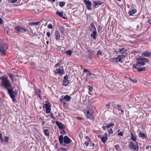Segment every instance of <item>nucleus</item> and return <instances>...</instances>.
Returning <instances> with one entry per match:
<instances>
[{"label":"nucleus","mask_w":151,"mask_h":151,"mask_svg":"<svg viewBox=\"0 0 151 151\" xmlns=\"http://www.w3.org/2000/svg\"><path fill=\"white\" fill-rule=\"evenodd\" d=\"M65 3L64 2L61 1L60 2L59 5L60 7H63L65 5Z\"/></svg>","instance_id":"obj_35"},{"label":"nucleus","mask_w":151,"mask_h":151,"mask_svg":"<svg viewBox=\"0 0 151 151\" xmlns=\"http://www.w3.org/2000/svg\"><path fill=\"white\" fill-rule=\"evenodd\" d=\"M43 132L46 135L47 137L49 136L50 133L48 129H44Z\"/></svg>","instance_id":"obj_22"},{"label":"nucleus","mask_w":151,"mask_h":151,"mask_svg":"<svg viewBox=\"0 0 151 151\" xmlns=\"http://www.w3.org/2000/svg\"><path fill=\"white\" fill-rule=\"evenodd\" d=\"M64 71L63 70L60 69V68L56 69L55 71V74H59L60 75L63 74L64 73Z\"/></svg>","instance_id":"obj_12"},{"label":"nucleus","mask_w":151,"mask_h":151,"mask_svg":"<svg viewBox=\"0 0 151 151\" xmlns=\"http://www.w3.org/2000/svg\"><path fill=\"white\" fill-rule=\"evenodd\" d=\"M92 73L89 71L87 73L86 75L88 76H91L92 75Z\"/></svg>","instance_id":"obj_41"},{"label":"nucleus","mask_w":151,"mask_h":151,"mask_svg":"<svg viewBox=\"0 0 151 151\" xmlns=\"http://www.w3.org/2000/svg\"><path fill=\"white\" fill-rule=\"evenodd\" d=\"M35 94L37 95L40 94V93H41V91L40 89H36L35 90Z\"/></svg>","instance_id":"obj_32"},{"label":"nucleus","mask_w":151,"mask_h":151,"mask_svg":"<svg viewBox=\"0 0 151 151\" xmlns=\"http://www.w3.org/2000/svg\"><path fill=\"white\" fill-rule=\"evenodd\" d=\"M144 62L145 63H148L149 61V60L148 59L145 58H142Z\"/></svg>","instance_id":"obj_34"},{"label":"nucleus","mask_w":151,"mask_h":151,"mask_svg":"<svg viewBox=\"0 0 151 151\" xmlns=\"http://www.w3.org/2000/svg\"><path fill=\"white\" fill-rule=\"evenodd\" d=\"M148 23L151 24V19L149 21Z\"/></svg>","instance_id":"obj_59"},{"label":"nucleus","mask_w":151,"mask_h":151,"mask_svg":"<svg viewBox=\"0 0 151 151\" xmlns=\"http://www.w3.org/2000/svg\"><path fill=\"white\" fill-rule=\"evenodd\" d=\"M135 144L136 145L133 144H131L129 146V147L131 149L134 150V151H138L139 149V146L138 145V142H136Z\"/></svg>","instance_id":"obj_6"},{"label":"nucleus","mask_w":151,"mask_h":151,"mask_svg":"<svg viewBox=\"0 0 151 151\" xmlns=\"http://www.w3.org/2000/svg\"><path fill=\"white\" fill-rule=\"evenodd\" d=\"M88 71L89 70H88L86 69H84L83 70V72L85 73H87L88 72Z\"/></svg>","instance_id":"obj_51"},{"label":"nucleus","mask_w":151,"mask_h":151,"mask_svg":"<svg viewBox=\"0 0 151 151\" xmlns=\"http://www.w3.org/2000/svg\"><path fill=\"white\" fill-rule=\"evenodd\" d=\"M93 90V88L90 86L89 88V90L90 91H92Z\"/></svg>","instance_id":"obj_57"},{"label":"nucleus","mask_w":151,"mask_h":151,"mask_svg":"<svg viewBox=\"0 0 151 151\" xmlns=\"http://www.w3.org/2000/svg\"><path fill=\"white\" fill-rule=\"evenodd\" d=\"M110 103H109L108 104L106 105V106L107 107V110H108L109 109V106L110 105Z\"/></svg>","instance_id":"obj_50"},{"label":"nucleus","mask_w":151,"mask_h":151,"mask_svg":"<svg viewBox=\"0 0 151 151\" xmlns=\"http://www.w3.org/2000/svg\"><path fill=\"white\" fill-rule=\"evenodd\" d=\"M61 150L63 151H67V150L66 149L64 148H61Z\"/></svg>","instance_id":"obj_49"},{"label":"nucleus","mask_w":151,"mask_h":151,"mask_svg":"<svg viewBox=\"0 0 151 151\" xmlns=\"http://www.w3.org/2000/svg\"><path fill=\"white\" fill-rule=\"evenodd\" d=\"M45 106L46 109V113L47 114H48L50 113L51 110L50 106L48 104H46Z\"/></svg>","instance_id":"obj_14"},{"label":"nucleus","mask_w":151,"mask_h":151,"mask_svg":"<svg viewBox=\"0 0 151 151\" xmlns=\"http://www.w3.org/2000/svg\"><path fill=\"white\" fill-rule=\"evenodd\" d=\"M115 125V124L114 123H111L109 124L106 126V127L107 128H109V127L114 126Z\"/></svg>","instance_id":"obj_33"},{"label":"nucleus","mask_w":151,"mask_h":151,"mask_svg":"<svg viewBox=\"0 0 151 151\" xmlns=\"http://www.w3.org/2000/svg\"><path fill=\"white\" fill-rule=\"evenodd\" d=\"M50 116L51 117V118L53 119H54V115H53V113H51V114H50Z\"/></svg>","instance_id":"obj_53"},{"label":"nucleus","mask_w":151,"mask_h":151,"mask_svg":"<svg viewBox=\"0 0 151 151\" xmlns=\"http://www.w3.org/2000/svg\"><path fill=\"white\" fill-rule=\"evenodd\" d=\"M96 35L97 32L96 31V29H95V30L93 31L92 34L91 35V37H93L94 39L95 40L96 38Z\"/></svg>","instance_id":"obj_19"},{"label":"nucleus","mask_w":151,"mask_h":151,"mask_svg":"<svg viewBox=\"0 0 151 151\" xmlns=\"http://www.w3.org/2000/svg\"><path fill=\"white\" fill-rule=\"evenodd\" d=\"M124 50V48H122L119 50V52H122Z\"/></svg>","instance_id":"obj_47"},{"label":"nucleus","mask_w":151,"mask_h":151,"mask_svg":"<svg viewBox=\"0 0 151 151\" xmlns=\"http://www.w3.org/2000/svg\"><path fill=\"white\" fill-rule=\"evenodd\" d=\"M119 147L118 145H116L114 146V148L116 150H118L119 149Z\"/></svg>","instance_id":"obj_39"},{"label":"nucleus","mask_w":151,"mask_h":151,"mask_svg":"<svg viewBox=\"0 0 151 151\" xmlns=\"http://www.w3.org/2000/svg\"><path fill=\"white\" fill-rule=\"evenodd\" d=\"M59 142L60 144H62L64 141V138L62 135H60L59 137Z\"/></svg>","instance_id":"obj_20"},{"label":"nucleus","mask_w":151,"mask_h":151,"mask_svg":"<svg viewBox=\"0 0 151 151\" xmlns=\"http://www.w3.org/2000/svg\"><path fill=\"white\" fill-rule=\"evenodd\" d=\"M133 68L137 69L140 72L145 71L146 70V69L145 67H143L140 68H138V67H137V65H133Z\"/></svg>","instance_id":"obj_11"},{"label":"nucleus","mask_w":151,"mask_h":151,"mask_svg":"<svg viewBox=\"0 0 151 151\" xmlns=\"http://www.w3.org/2000/svg\"><path fill=\"white\" fill-rule=\"evenodd\" d=\"M64 80L63 81V85L65 86H67L68 84V77L67 76H65L64 78Z\"/></svg>","instance_id":"obj_15"},{"label":"nucleus","mask_w":151,"mask_h":151,"mask_svg":"<svg viewBox=\"0 0 151 151\" xmlns=\"http://www.w3.org/2000/svg\"><path fill=\"white\" fill-rule=\"evenodd\" d=\"M86 51L88 52H89L90 53H92L93 51L91 50L90 49L88 48L86 49Z\"/></svg>","instance_id":"obj_36"},{"label":"nucleus","mask_w":151,"mask_h":151,"mask_svg":"<svg viewBox=\"0 0 151 151\" xmlns=\"http://www.w3.org/2000/svg\"><path fill=\"white\" fill-rule=\"evenodd\" d=\"M3 22L1 18H0V24H1Z\"/></svg>","instance_id":"obj_56"},{"label":"nucleus","mask_w":151,"mask_h":151,"mask_svg":"<svg viewBox=\"0 0 151 151\" xmlns=\"http://www.w3.org/2000/svg\"><path fill=\"white\" fill-rule=\"evenodd\" d=\"M7 90L10 97L12 99L13 102H15L16 99L15 96L17 95V91L16 90L13 91L12 89H8Z\"/></svg>","instance_id":"obj_1"},{"label":"nucleus","mask_w":151,"mask_h":151,"mask_svg":"<svg viewBox=\"0 0 151 151\" xmlns=\"http://www.w3.org/2000/svg\"><path fill=\"white\" fill-rule=\"evenodd\" d=\"M64 143L68 144L70 143L72 141L68 137L65 136L64 138Z\"/></svg>","instance_id":"obj_9"},{"label":"nucleus","mask_w":151,"mask_h":151,"mask_svg":"<svg viewBox=\"0 0 151 151\" xmlns=\"http://www.w3.org/2000/svg\"><path fill=\"white\" fill-rule=\"evenodd\" d=\"M55 35L56 40L58 39L60 37V33L58 31H56L55 33Z\"/></svg>","instance_id":"obj_23"},{"label":"nucleus","mask_w":151,"mask_h":151,"mask_svg":"<svg viewBox=\"0 0 151 151\" xmlns=\"http://www.w3.org/2000/svg\"><path fill=\"white\" fill-rule=\"evenodd\" d=\"M63 99H60V101L62 103H63Z\"/></svg>","instance_id":"obj_61"},{"label":"nucleus","mask_w":151,"mask_h":151,"mask_svg":"<svg viewBox=\"0 0 151 151\" xmlns=\"http://www.w3.org/2000/svg\"><path fill=\"white\" fill-rule=\"evenodd\" d=\"M55 123L60 129H63L64 128L63 125L59 122L57 121H56Z\"/></svg>","instance_id":"obj_13"},{"label":"nucleus","mask_w":151,"mask_h":151,"mask_svg":"<svg viewBox=\"0 0 151 151\" xmlns=\"http://www.w3.org/2000/svg\"><path fill=\"white\" fill-rule=\"evenodd\" d=\"M107 133H105L104 135V136L101 138V140L104 143L106 142L107 139Z\"/></svg>","instance_id":"obj_17"},{"label":"nucleus","mask_w":151,"mask_h":151,"mask_svg":"<svg viewBox=\"0 0 151 151\" xmlns=\"http://www.w3.org/2000/svg\"><path fill=\"white\" fill-rule=\"evenodd\" d=\"M131 138L135 142H136V138L135 137H134L133 134L132 133H131Z\"/></svg>","instance_id":"obj_30"},{"label":"nucleus","mask_w":151,"mask_h":151,"mask_svg":"<svg viewBox=\"0 0 151 151\" xmlns=\"http://www.w3.org/2000/svg\"><path fill=\"white\" fill-rule=\"evenodd\" d=\"M118 136H122L123 135V133L122 132H120L119 133H118Z\"/></svg>","instance_id":"obj_43"},{"label":"nucleus","mask_w":151,"mask_h":151,"mask_svg":"<svg viewBox=\"0 0 151 151\" xmlns=\"http://www.w3.org/2000/svg\"><path fill=\"white\" fill-rule=\"evenodd\" d=\"M71 99V98L70 96L67 95L64 97L63 99L66 100L67 101H70Z\"/></svg>","instance_id":"obj_25"},{"label":"nucleus","mask_w":151,"mask_h":151,"mask_svg":"<svg viewBox=\"0 0 151 151\" xmlns=\"http://www.w3.org/2000/svg\"><path fill=\"white\" fill-rule=\"evenodd\" d=\"M2 80V86H4L5 88L8 90L9 89V88L11 86L10 82L6 78H4L1 79Z\"/></svg>","instance_id":"obj_2"},{"label":"nucleus","mask_w":151,"mask_h":151,"mask_svg":"<svg viewBox=\"0 0 151 151\" xmlns=\"http://www.w3.org/2000/svg\"><path fill=\"white\" fill-rule=\"evenodd\" d=\"M59 64L58 63H57V64H56L55 65V66H59Z\"/></svg>","instance_id":"obj_60"},{"label":"nucleus","mask_w":151,"mask_h":151,"mask_svg":"<svg viewBox=\"0 0 151 151\" xmlns=\"http://www.w3.org/2000/svg\"><path fill=\"white\" fill-rule=\"evenodd\" d=\"M0 48H2L5 50H7V46L6 44H4L1 46Z\"/></svg>","instance_id":"obj_26"},{"label":"nucleus","mask_w":151,"mask_h":151,"mask_svg":"<svg viewBox=\"0 0 151 151\" xmlns=\"http://www.w3.org/2000/svg\"><path fill=\"white\" fill-rule=\"evenodd\" d=\"M47 27L51 29V28H52V25L51 24H48V25Z\"/></svg>","instance_id":"obj_45"},{"label":"nucleus","mask_w":151,"mask_h":151,"mask_svg":"<svg viewBox=\"0 0 151 151\" xmlns=\"http://www.w3.org/2000/svg\"><path fill=\"white\" fill-rule=\"evenodd\" d=\"M6 50H5L4 49H3L2 48L0 49V52L3 55H6L5 52L6 51Z\"/></svg>","instance_id":"obj_28"},{"label":"nucleus","mask_w":151,"mask_h":151,"mask_svg":"<svg viewBox=\"0 0 151 151\" xmlns=\"http://www.w3.org/2000/svg\"><path fill=\"white\" fill-rule=\"evenodd\" d=\"M46 43H47V44H49V41H47L46 42Z\"/></svg>","instance_id":"obj_63"},{"label":"nucleus","mask_w":151,"mask_h":151,"mask_svg":"<svg viewBox=\"0 0 151 151\" xmlns=\"http://www.w3.org/2000/svg\"><path fill=\"white\" fill-rule=\"evenodd\" d=\"M40 22H33L32 23V24L35 25H38L39 23H40Z\"/></svg>","instance_id":"obj_37"},{"label":"nucleus","mask_w":151,"mask_h":151,"mask_svg":"<svg viewBox=\"0 0 151 151\" xmlns=\"http://www.w3.org/2000/svg\"><path fill=\"white\" fill-rule=\"evenodd\" d=\"M120 130L119 129V130H118V133H119L120 132Z\"/></svg>","instance_id":"obj_64"},{"label":"nucleus","mask_w":151,"mask_h":151,"mask_svg":"<svg viewBox=\"0 0 151 151\" xmlns=\"http://www.w3.org/2000/svg\"><path fill=\"white\" fill-rule=\"evenodd\" d=\"M47 35L48 37H49L50 36V32H48L47 33Z\"/></svg>","instance_id":"obj_46"},{"label":"nucleus","mask_w":151,"mask_h":151,"mask_svg":"<svg viewBox=\"0 0 151 151\" xmlns=\"http://www.w3.org/2000/svg\"><path fill=\"white\" fill-rule=\"evenodd\" d=\"M137 63L135 65H137V67H138V65H145V63L143 61L142 58L139 57L137 59Z\"/></svg>","instance_id":"obj_7"},{"label":"nucleus","mask_w":151,"mask_h":151,"mask_svg":"<svg viewBox=\"0 0 151 151\" xmlns=\"http://www.w3.org/2000/svg\"><path fill=\"white\" fill-rule=\"evenodd\" d=\"M102 128L104 129V130H106V127L105 126H103L102 127Z\"/></svg>","instance_id":"obj_55"},{"label":"nucleus","mask_w":151,"mask_h":151,"mask_svg":"<svg viewBox=\"0 0 151 151\" xmlns=\"http://www.w3.org/2000/svg\"><path fill=\"white\" fill-rule=\"evenodd\" d=\"M72 52L73 51L71 50H69L66 51L65 52L66 54H67L69 56H70L72 55Z\"/></svg>","instance_id":"obj_29"},{"label":"nucleus","mask_w":151,"mask_h":151,"mask_svg":"<svg viewBox=\"0 0 151 151\" xmlns=\"http://www.w3.org/2000/svg\"><path fill=\"white\" fill-rule=\"evenodd\" d=\"M56 14L57 15L64 19H67V17L63 15V12L58 11L56 12Z\"/></svg>","instance_id":"obj_10"},{"label":"nucleus","mask_w":151,"mask_h":151,"mask_svg":"<svg viewBox=\"0 0 151 151\" xmlns=\"http://www.w3.org/2000/svg\"><path fill=\"white\" fill-rule=\"evenodd\" d=\"M97 55H102V52L101 51L99 50L98 51L97 54Z\"/></svg>","instance_id":"obj_40"},{"label":"nucleus","mask_w":151,"mask_h":151,"mask_svg":"<svg viewBox=\"0 0 151 151\" xmlns=\"http://www.w3.org/2000/svg\"><path fill=\"white\" fill-rule=\"evenodd\" d=\"M136 12V10L135 9H133L130 11L128 13L129 15L132 16L133 14H135Z\"/></svg>","instance_id":"obj_24"},{"label":"nucleus","mask_w":151,"mask_h":151,"mask_svg":"<svg viewBox=\"0 0 151 151\" xmlns=\"http://www.w3.org/2000/svg\"><path fill=\"white\" fill-rule=\"evenodd\" d=\"M0 140L2 141V142H3V138L2 136V134L0 133Z\"/></svg>","instance_id":"obj_44"},{"label":"nucleus","mask_w":151,"mask_h":151,"mask_svg":"<svg viewBox=\"0 0 151 151\" xmlns=\"http://www.w3.org/2000/svg\"><path fill=\"white\" fill-rule=\"evenodd\" d=\"M76 118L80 120H81L82 119V117H76Z\"/></svg>","instance_id":"obj_52"},{"label":"nucleus","mask_w":151,"mask_h":151,"mask_svg":"<svg viewBox=\"0 0 151 151\" xmlns=\"http://www.w3.org/2000/svg\"><path fill=\"white\" fill-rule=\"evenodd\" d=\"M38 96V97L39 98L41 99L42 98V96H40V94H39L38 95H37Z\"/></svg>","instance_id":"obj_58"},{"label":"nucleus","mask_w":151,"mask_h":151,"mask_svg":"<svg viewBox=\"0 0 151 151\" xmlns=\"http://www.w3.org/2000/svg\"><path fill=\"white\" fill-rule=\"evenodd\" d=\"M130 79L131 81H132L134 83H136L137 82V81L136 80H133L131 79Z\"/></svg>","instance_id":"obj_54"},{"label":"nucleus","mask_w":151,"mask_h":151,"mask_svg":"<svg viewBox=\"0 0 151 151\" xmlns=\"http://www.w3.org/2000/svg\"><path fill=\"white\" fill-rule=\"evenodd\" d=\"M21 0H8L9 2L12 3H14L17 2V1H20Z\"/></svg>","instance_id":"obj_31"},{"label":"nucleus","mask_w":151,"mask_h":151,"mask_svg":"<svg viewBox=\"0 0 151 151\" xmlns=\"http://www.w3.org/2000/svg\"><path fill=\"white\" fill-rule=\"evenodd\" d=\"M9 139V137H5V141L6 142H8V139Z\"/></svg>","instance_id":"obj_48"},{"label":"nucleus","mask_w":151,"mask_h":151,"mask_svg":"<svg viewBox=\"0 0 151 151\" xmlns=\"http://www.w3.org/2000/svg\"><path fill=\"white\" fill-rule=\"evenodd\" d=\"M108 132L109 134H112L113 133V132H112V129L111 128L108 131Z\"/></svg>","instance_id":"obj_42"},{"label":"nucleus","mask_w":151,"mask_h":151,"mask_svg":"<svg viewBox=\"0 0 151 151\" xmlns=\"http://www.w3.org/2000/svg\"><path fill=\"white\" fill-rule=\"evenodd\" d=\"M85 4L87 6V9L89 10H91V6L92 5V3L89 0H84Z\"/></svg>","instance_id":"obj_8"},{"label":"nucleus","mask_w":151,"mask_h":151,"mask_svg":"<svg viewBox=\"0 0 151 151\" xmlns=\"http://www.w3.org/2000/svg\"><path fill=\"white\" fill-rule=\"evenodd\" d=\"M93 113V109L91 107H90L87 111L86 114L88 118L91 119H93L94 118Z\"/></svg>","instance_id":"obj_4"},{"label":"nucleus","mask_w":151,"mask_h":151,"mask_svg":"<svg viewBox=\"0 0 151 151\" xmlns=\"http://www.w3.org/2000/svg\"><path fill=\"white\" fill-rule=\"evenodd\" d=\"M139 136L142 137H145V135L144 133H142L141 132H140Z\"/></svg>","instance_id":"obj_38"},{"label":"nucleus","mask_w":151,"mask_h":151,"mask_svg":"<svg viewBox=\"0 0 151 151\" xmlns=\"http://www.w3.org/2000/svg\"><path fill=\"white\" fill-rule=\"evenodd\" d=\"M116 108L119 111H120L122 113L124 112V111L123 110H122V106L120 105H117Z\"/></svg>","instance_id":"obj_21"},{"label":"nucleus","mask_w":151,"mask_h":151,"mask_svg":"<svg viewBox=\"0 0 151 151\" xmlns=\"http://www.w3.org/2000/svg\"><path fill=\"white\" fill-rule=\"evenodd\" d=\"M125 58V56L124 55H119L116 58H114L111 59V60L115 62H121L123 61Z\"/></svg>","instance_id":"obj_3"},{"label":"nucleus","mask_w":151,"mask_h":151,"mask_svg":"<svg viewBox=\"0 0 151 151\" xmlns=\"http://www.w3.org/2000/svg\"><path fill=\"white\" fill-rule=\"evenodd\" d=\"M16 31L20 33H25L27 31V29L24 28L20 27L17 26L15 28Z\"/></svg>","instance_id":"obj_5"},{"label":"nucleus","mask_w":151,"mask_h":151,"mask_svg":"<svg viewBox=\"0 0 151 151\" xmlns=\"http://www.w3.org/2000/svg\"><path fill=\"white\" fill-rule=\"evenodd\" d=\"M151 54V52L148 51L143 52L142 54V55H144L145 56L148 57L150 56Z\"/></svg>","instance_id":"obj_18"},{"label":"nucleus","mask_w":151,"mask_h":151,"mask_svg":"<svg viewBox=\"0 0 151 151\" xmlns=\"http://www.w3.org/2000/svg\"><path fill=\"white\" fill-rule=\"evenodd\" d=\"M93 3H94V6L95 7L96 6L98 5H101L102 4V3L100 1H93Z\"/></svg>","instance_id":"obj_27"},{"label":"nucleus","mask_w":151,"mask_h":151,"mask_svg":"<svg viewBox=\"0 0 151 151\" xmlns=\"http://www.w3.org/2000/svg\"><path fill=\"white\" fill-rule=\"evenodd\" d=\"M91 145H92L93 146V147L92 148V149H93L94 146V143H92V142H90V143H88L87 142H85V143L83 144V145L84 147H87V146H91Z\"/></svg>","instance_id":"obj_16"},{"label":"nucleus","mask_w":151,"mask_h":151,"mask_svg":"<svg viewBox=\"0 0 151 151\" xmlns=\"http://www.w3.org/2000/svg\"><path fill=\"white\" fill-rule=\"evenodd\" d=\"M9 76L10 78H12V77H13V76L12 75L10 74L9 75Z\"/></svg>","instance_id":"obj_62"}]
</instances>
